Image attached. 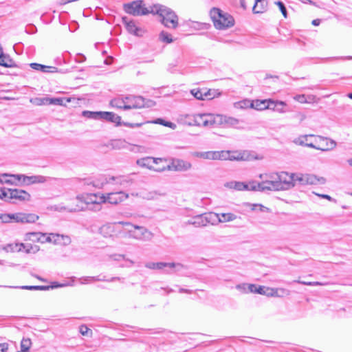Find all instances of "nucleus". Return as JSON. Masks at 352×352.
Returning <instances> with one entry per match:
<instances>
[{"mask_svg":"<svg viewBox=\"0 0 352 352\" xmlns=\"http://www.w3.org/2000/svg\"><path fill=\"white\" fill-rule=\"evenodd\" d=\"M165 162L166 160L163 158H155L152 157H146L137 160V164L141 167L147 168L150 170H153L157 172H162L166 170V166L155 167L154 165H157L160 162Z\"/></svg>","mask_w":352,"mask_h":352,"instance_id":"obj_10","label":"nucleus"},{"mask_svg":"<svg viewBox=\"0 0 352 352\" xmlns=\"http://www.w3.org/2000/svg\"><path fill=\"white\" fill-rule=\"evenodd\" d=\"M294 99L300 103L307 102V98L304 94L296 95V96L294 97Z\"/></svg>","mask_w":352,"mask_h":352,"instance_id":"obj_62","label":"nucleus"},{"mask_svg":"<svg viewBox=\"0 0 352 352\" xmlns=\"http://www.w3.org/2000/svg\"><path fill=\"white\" fill-rule=\"evenodd\" d=\"M7 201L12 199L19 201H28L30 200V195L25 190L21 189L8 188Z\"/></svg>","mask_w":352,"mask_h":352,"instance_id":"obj_15","label":"nucleus"},{"mask_svg":"<svg viewBox=\"0 0 352 352\" xmlns=\"http://www.w3.org/2000/svg\"><path fill=\"white\" fill-rule=\"evenodd\" d=\"M266 3L264 0H255L253 6V12L254 13H263L265 10Z\"/></svg>","mask_w":352,"mask_h":352,"instance_id":"obj_41","label":"nucleus"},{"mask_svg":"<svg viewBox=\"0 0 352 352\" xmlns=\"http://www.w3.org/2000/svg\"><path fill=\"white\" fill-rule=\"evenodd\" d=\"M30 102L38 106L50 104V98H35L31 99Z\"/></svg>","mask_w":352,"mask_h":352,"instance_id":"obj_46","label":"nucleus"},{"mask_svg":"<svg viewBox=\"0 0 352 352\" xmlns=\"http://www.w3.org/2000/svg\"><path fill=\"white\" fill-rule=\"evenodd\" d=\"M117 230L115 223H108L100 228V233L104 237L112 236Z\"/></svg>","mask_w":352,"mask_h":352,"instance_id":"obj_26","label":"nucleus"},{"mask_svg":"<svg viewBox=\"0 0 352 352\" xmlns=\"http://www.w3.org/2000/svg\"><path fill=\"white\" fill-rule=\"evenodd\" d=\"M125 101L126 103V106H130L129 109H141L146 107H148L145 102V99L139 96H132L129 95L125 96Z\"/></svg>","mask_w":352,"mask_h":352,"instance_id":"obj_18","label":"nucleus"},{"mask_svg":"<svg viewBox=\"0 0 352 352\" xmlns=\"http://www.w3.org/2000/svg\"><path fill=\"white\" fill-rule=\"evenodd\" d=\"M165 268H168L165 270V272L167 274H170L173 272H177L184 269V265L180 263H166Z\"/></svg>","mask_w":352,"mask_h":352,"instance_id":"obj_34","label":"nucleus"},{"mask_svg":"<svg viewBox=\"0 0 352 352\" xmlns=\"http://www.w3.org/2000/svg\"><path fill=\"white\" fill-rule=\"evenodd\" d=\"M225 187L236 190H245L246 183L232 181L225 184Z\"/></svg>","mask_w":352,"mask_h":352,"instance_id":"obj_35","label":"nucleus"},{"mask_svg":"<svg viewBox=\"0 0 352 352\" xmlns=\"http://www.w3.org/2000/svg\"><path fill=\"white\" fill-rule=\"evenodd\" d=\"M275 4L278 6L283 16L285 18H287V10H286V8H285V5L283 4V3L281 1H276V2H275Z\"/></svg>","mask_w":352,"mask_h":352,"instance_id":"obj_58","label":"nucleus"},{"mask_svg":"<svg viewBox=\"0 0 352 352\" xmlns=\"http://www.w3.org/2000/svg\"><path fill=\"white\" fill-rule=\"evenodd\" d=\"M8 188H0V199L7 201Z\"/></svg>","mask_w":352,"mask_h":352,"instance_id":"obj_63","label":"nucleus"},{"mask_svg":"<svg viewBox=\"0 0 352 352\" xmlns=\"http://www.w3.org/2000/svg\"><path fill=\"white\" fill-rule=\"evenodd\" d=\"M0 220L3 223L11 222L10 214H0Z\"/></svg>","mask_w":352,"mask_h":352,"instance_id":"obj_64","label":"nucleus"},{"mask_svg":"<svg viewBox=\"0 0 352 352\" xmlns=\"http://www.w3.org/2000/svg\"><path fill=\"white\" fill-rule=\"evenodd\" d=\"M0 65L10 67L12 66V60L5 54H0Z\"/></svg>","mask_w":352,"mask_h":352,"instance_id":"obj_49","label":"nucleus"},{"mask_svg":"<svg viewBox=\"0 0 352 352\" xmlns=\"http://www.w3.org/2000/svg\"><path fill=\"white\" fill-rule=\"evenodd\" d=\"M192 156L195 157L202 158L205 160H240L242 157H235L230 156V152L228 151H204V152H194L192 153Z\"/></svg>","mask_w":352,"mask_h":352,"instance_id":"obj_4","label":"nucleus"},{"mask_svg":"<svg viewBox=\"0 0 352 352\" xmlns=\"http://www.w3.org/2000/svg\"><path fill=\"white\" fill-rule=\"evenodd\" d=\"M11 221L21 223H32L36 222L39 217L33 213L16 212L10 214Z\"/></svg>","mask_w":352,"mask_h":352,"instance_id":"obj_13","label":"nucleus"},{"mask_svg":"<svg viewBox=\"0 0 352 352\" xmlns=\"http://www.w3.org/2000/svg\"><path fill=\"white\" fill-rule=\"evenodd\" d=\"M103 199L102 194L99 193H89L82 194L76 196V199L84 205H78L85 208L83 210L87 209L99 211L101 210V204Z\"/></svg>","mask_w":352,"mask_h":352,"instance_id":"obj_3","label":"nucleus"},{"mask_svg":"<svg viewBox=\"0 0 352 352\" xmlns=\"http://www.w3.org/2000/svg\"><path fill=\"white\" fill-rule=\"evenodd\" d=\"M312 138H314V141L313 142H310L309 144V148H313L322 151H328L335 148L337 145L334 140L326 137L314 135Z\"/></svg>","mask_w":352,"mask_h":352,"instance_id":"obj_6","label":"nucleus"},{"mask_svg":"<svg viewBox=\"0 0 352 352\" xmlns=\"http://www.w3.org/2000/svg\"><path fill=\"white\" fill-rule=\"evenodd\" d=\"M215 126L234 127L240 122L239 120L226 115L214 114Z\"/></svg>","mask_w":352,"mask_h":352,"instance_id":"obj_14","label":"nucleus"},{"mask_svg":"<svg viewBox=\"0 0 352 352\" xmlns=\"http://www.w3.org/2000/svg\"><path fill=\"white\" fill-rule=\"evenodd\" d=\"M245 190L261 191V182L251 181L246 183Z\"/></svg>","mask_w":352,"mask_h":352,"instance_id":"obj_44","label":"nucleus"},{"mask_svg":"<svg viewBox=\"0 0 352 352\" xmlns=\"http://www.w3.org/2000/svg\"><path fill=\"white\" fill-rule=\"evenodd\" d=\"M251 102H252L250 101V100H243V101H241L239 102L235 103L234 106H235L236 108H241V109L245 108V107H247L248 106L250 107V103Z\"/></svg>","mask_w":352,"mask_h":352,"instance_id":"obj_59","label":"nucleus"},{"mask_svg":"<svg viewBox=\"0 0 352 352\" xmlns=\"http://www.w3.org/2000/svg\"><path fill=\"white\" fill-rule=\"evenodd\" d=\"M274 177L279 184V190L284 191L294 188V173L286 171L274 173Z\"/></svg>","mask_w":352,"mask_h":352,"instance_id":"obj_7","label":"nucleus"},{"mask_svg":"<svg viewBox=\"0 0 352 352\" xmlns=\"http://www.w3.org/2000/svg\"><path fill=\"white\" fill-rule=\"evenodd\" d=\"M110 105L112 107L117 109H123L124 110H129L130 106H126L125 101V97L116 98L110 101Z\"/></svg>","mask_w":352,"mask_h":352,"instance_id":"obj_33","label":"nucleus"},{"mask_svg":"<svg viewBox=\"0 0 352 352\" xmlns=\"http://www.w3.org/2000/svg\"><path fill=\"white\" fill-rule=\"evenodd\" d=\"M152 123H155V124H162L163 126H168L169 128H171L173 129H175L177 126L175 123L173 122H168V121H165L163 119H161V118H158L154 121H152L151 122Z\"/></svg>","mask_w":352,"mask_h":352,"instance_id":"obj_48","label":"nucleus"},{"mask_svg":"<svg viewBox=\"0 0 352 352\" xmlns=\"http://www.w3.org/2000/svg\"><path fill=\"white\" fill-rule=\"evenodd\" d=\"M312 136H314V135L309 134V135H302V136H300L299 138H296L294 141V142L298 145L309 147V144H310V142H309L308 139L309 138H312Z\"/></svg>","mask_w":352,"mask_h":352,"instance_id":"obj_38","label":"nucleus"},{"mask_svg":"<svg viewBox=\"0 0 352 352\" xmlns=\"http://www.w3.org/2000/svg\"><path fill=\"white\" fill-rule=\"evenodd\" d=\"M32 345V342L30 338H23L21 342V352L29 351Z\"/></svg>","mask_w":352,"mask_h":352,"instance_id":"obj_47","label":"nucleus"},{"mask_svg":"<svg viewBox=\"0 0 352 352\" xmlns=\"http://www.w3.org/2000/svg\"><path fill=\"white\" fill-rule=\"evenodd\" d=\"M195 126L212 127L215 126L214 114L195 113Z\"/></svg>","mask_w":352,"mask_h":352,"instance_id":"obj_11","label":"nucleus"},{"mask_svg":"<svg viewBox=\"0 0 352 352\" xmlns=\"http://www.w3.org/2000/svg\"><path fill=\"white\" fill-rule=\"evenodd\" d=\"M81 284H89L96 282V276H84L80 278Z\"/></svg>","mask_w":352,"mask_h":352,"instance_id":"obj_56","label":"nucleus"},{"mask_svg":"<svg viewBox=\"0 0 352 352\" xmlns=\"http://www.w3.org/2000/svg\"><path fill=\"white\" fill-rule=\"evenodd\" d=\"M166 262H148L145 264V267L150 270H162L165 269Z\"/></svg>","mask_w":352,"mask_h":352,"instance_id":"obj_42","label":"nucleus"},{"mask_svg":"<svg viewBox=\"0 0 352 352\" xmlns=\"http://www.w3.org/2000/svg\"><path fill=\"white\" fill-rule=\"evenodd\" d=\"M122 21L125 25L126 30L130 34H132L137 36H142L144 33V31L142 28H138L133 21L129 20L127 17H123Z\"/></svg>","mask_w":352,"mask_h":352,"instance_id":"obj_22","label":"nucleus"},{"mask_svg":"<svg viewBox=\"0 0 352 352\" xmlns=\"http://www.w3.org/2000/svg\"><path fill=\"white\" fill-rule=\"evenodd\" d=\"M253 287V285H248V283H241L236 285V289L239 290L242 294H248V287Z\"/></svg>","mask_w":352,"mask_h":352,"instance_id":"obj_53","label":"nucleus"},{"mask_svg":"<svg viewBox=\"0 0 352 352\" xmlns=\"http://www.w3.org/2000/svg\"><path fill=\"white\" fill-rule=\"evenodd\" d=\"M131 195L133 197H138L148 200L153 199L157 195L155 192H147L145 190H142L139 192H132Z\"/></svg>","mask_w":352,"mask_h":352,"instance_id":"obj_36","label":"nucleus"},{"mask_svg":"<svg viewBox=\"0 0 352 352\" xmlns=\"http://www.w3.org/2000/svg\"><path fill=\"white\" fill-rule=\"evenodd\" d=\"M270 101H271V99L253 100L250 103V107L258 111L270 109Z\"/></svg>","mask_w":352,"mask_h":352,"instance_id":"obj_30","label":"nucleus"},{"mask_svg":"<svg viewBox=\"0 0 352 352\" xmlns=\"http://www.w3.org/2000/svg\"><path fill=\"white\" fill-rule=\"evenodd\" d=\"M110 259L116 261H120L126 259V255L122 254H113L109 256Z\"/></svg>","mask_w":352,"mask_h":352,"instance_id":"obj_57","label":"nucleus"},{"mask_svg":"<svg viewBox=\"0 0 352 352\" xmlns=\"http://www.w3.org/2000/svg\"><path fill=\"white\" fill-rule=\"evenodd\" d=\"M159 37H160V41H162V42H164L166 43H170L173 42L171 35L165 31L161 32Z\"/></svg>","mask_w":352,"mask_h":352,"instance_id":"obj_52","label":"nucleus"},{"mask_svg":"<svg viewBox=\"0 0 352 352\" xmlns=\"http://www.w3.org/2000/svg\"><path fill=\"white\" fill-rule=\"evenodd\" d=\"M267 179L261 182V192L270 190V191H280L279 184H278L274 173H269L266 175Z\"/></svg>","mask_w":352,"mask_h":352,"instance_id":"obj_17","label":"nucleus"},{"mask_svg":"<svg viewBox=\"0 0 352 352\" xmlns=\"http://www.w3.org/2000/svg\"><path fill=\"white\" fill-rule=\"evenodd\" d=\"M21 181V176L19 175V174H8L3 173L1 174V184H7L11 185H19V183Z\"/></svg>","mask_w":352,"mask_h":352,"instance_id":"obj_23","label":"nucleus"},{"mask_svg":"<svg viewBox=\"0 0 352 352\" xmlns=\"http://www.w3.org/2000/svg\"><path fill=\"white\" fill-rule=\"evenodd\" d=\"M53 243L55 245L67 246L72 242L71 238L67 235L52 233Z\"/></svg>","mask_w":352,"mask_h":352,"instance_id":"obj_25","label":"nucleus"},{"mask_svg":"<svg viewBox=\"0 0 352 352\" xmlns=\"http://www.w3.org/2000/svg\"><path fill=\"white\" fill-rule=\"evenodd\" d=\"M220 93H217V90L215 89H204V100H211L217 96H219Z\"/></svg>","mask_w":352,"mask_h":352,"instance_id":"obj_45","label":"nucleus"},{"mask_svg":"<svg viewBox=\"0 0 352 352\" xmlns=\"http://www.w3.org/2000/svg\"><path fill=\"white\" fill-rule=\"evenodd\" d=\"M124 11L133 16H142L151 13V6L148 8L144 7L142 1H135L130 3L124 5Z\"/></svg>","mask_w":352,"mask_h":352,"instance_id":"obj_8","label":"nucleus"},{"mask_svg":"<svg viewBox=\"0 0 352 352\" xmlns=\"http://www.w3.org/2000/svg\"><path fill=\"white\" fill-rule=\"evenodd\" d=\"M101 120L116 124V125H122L121 117L113 112L102 111Z\"/></svg>","mask_w":352,"mask_h":352,"instance_id":"obj_29","label":"nucleus"},{"mask_svg":"<svg viewBox=\"0 0 352 352\" xmlns=\"http://www.w3.org/2000/svg\"><path fill=\"white\" fill-rule=\"evenodd\" d=\"M30 66L32 69L36 70V71H41V72L42 69L47 68V65H41V64L36 63H30Z\"/></svg>","mask_w":352,"mask_h":352,"instance_id":"obj_60","label":"nucleus"},{"mask_svg":"<svg viewBox=\"0 0 352 352\" xmlns=\"http://www.w3.org/2000/svg\"><path fill=\"white\" fill-rule=\"evenodd\" d=\"M286 106L287 104L283 101H275L273 100L270 101V109L280 113H284L287 111L285 109Z\"/></svg>","mask_w":352,"mask_h":352,"instance_id":"obj_32","label":"nucleus"},{"mask_svg":"<svg viewBox=\"0 0 352 352\" xmlns=\"http://www.w3.org/2000/svg\"><path fill=\"white\" fill-rule=\"evenodd\" d=\"M22 248H25V245L22 243H12L8 244L3 247V250L7 252H21L22 251Z\"/></svg>","mask_w":352,"mask_h":352,"instance_id":"obj_37","label":"nucleus"},{"mask_svg":"<svg viewBox=\"0 0 352 352\" xmlns=\"http://www.w3.org/2000/svg\"><path fill=\"white\" fill-rule=\"evenodd\" d=\"M213 214L215 215V217H214V221L217 220L219 222L221 223L232 221L237 218V217L235 214L230 212L219 214L213 213Z\"/></svg>","mask_w":352,"mask_h":352,"instance_id":"obj_31","label":"nucleus"},{"mask_svg":"<svg viewBox=\"0 0 352 352\" xmlns=\"http://www.w3.org/2000/svg\"><path fill=\"white\" fill-rule=\"evenodd\" d=\"M316 179V175H314L294 173V187L297 185H313Z\"/></svg>","mask_w":352,"mask_h":352,"instance_id":"obj_19","label":"nucleus"},{"mask_svg":"<svg viewBox=\"0 0 352 352\" xmlns=\"http://www.w3.org/2000/svg\"><path fill=\"white\" fill-rule=\"evenodd\" d=\"M190 92L196 99L204 100V90L194 89Z\"/></svg>","mask_w":352,"mask_h":352,"instance_id":"obj_54","label":"nucleus"},{"mask_svg":"<svg viewBox=\"0 0 352 352\" xmlns=\"http://www.w3.org/2000/svg\"><path fill=\"white\" fill-rule=\"evenodd\" d=\"M177 122L189 126H195V113H183L177 117Z\"/></svg>","mask_w":352,"mask_h":352,"instance_id":"obj_24","label":"nucleus"},{"mask_svg":"<svg viewBox=\"0 0 352 352\" xmlns=\"http://www.w3.org/2000/svg\"><path fill=\"white\" fill-rule=\"evenodd\" d=\"M19 175L21 176V181L19 183V184H24L29 185L35 183H43L46 181L45 177L41 175L25 176L24 175L21 174H19Z\"/></svg>","mask_w":352,"mask_h":352,"instance_id":"obj_27","label":"nucleus"},{"mask_svg":"<svg viewBox=\"0 0 352 352\" xmlns=\"http://www.w3.org/2000/svg\"><path fill=\"white\" fill-rule=\"evenodd\" d=\"M289 291L284 288H274V297H283L289 295Z\"/></svg>","mask_w":352,"mask_h":352,"instance_id":"obj_51","label":"nucleus"},{"mask_svg":"<svg viewBox=\"0 0 352 352\" xmlns=\"http://www.w3.org/2000/svg\"><path fill=\"white\" fill-rule=\"evenodd\" d=\"M250 210L252 211H260L262 212H271V210L260 204H248Z\"/></svg>","mask_w":352,"mask_h":352,"instance_id":"obj_43","label":"nucleus"},{"mask_svg":"<svg viewBox=\"0 0 352 352\" xmlns=\"http://www.w3.org/2000/svg\"><path fill=\"white\" fill-rule=\"evenodd\" d=\"M25 249V252L28 254L30 253H36L39 250V248L38 246H32V245H25V248H22V250Z\"/></svg>","mask_w":352,"mask_h":352,"instance_id":"obj_55","label":"nucleus"},{"mask_svg":"<svg viewBox=\"0 0 352 352\" xmlns=\"http://www.w3.org/2000/svg\"><path fill=\"white\" fill-rule=\"evenodd\" d=\"M214 217H215V215L213 214V213H206L197 215L190 220H188L187 223L194 225L196 227L206 226L208 223H214Z\"/></svg>","mask_w":352,"mask_h":352,"instance_id":"obj_12","label":"nucleus"},{"mask_svg":"<svg viewBox=\"0 0 352 352\" xmlns=\"http://www.w3.org/2000/svg\"><path fill=\"white\" fill-rule=\"evenodd\" d=\"M71 101L70 98H50V104L65 106L67 103Z\"/></svg>","mask_w":352,"mask_h":352,"instance_id":"obj_40","label":"nucleus"},{"mask_svg":"<svg viewBox=\"0 0 352 352\" xmlns=\"http://www.w3.org/2000/svg\"><path fill=\"white\" fill-rule=\"evenodd\" d=\"M152 14H158L162 18V23L168 28L175 29L178 26V16L170 8L156 4L151 6Z\"/></svg>","mask_w":352,"mask_h":352,"instance_id":"obj_1","label":"nucleus"},{"mask_svg":"<svg viewBox=\"0 0 352 352\" xmlns=\"http://www.w3.org/2000/svg\"><path fill=\"white\" fill-rule=\"evenodd\" d=\"M214 26L218 30H225L234 25V18L229 14L217 8H213L210 12Z\"/></svg>","mask_w":352,"mask_h":352,"instance_id":"obj_2","label":"nucleus"},{"mask_svg":"<svg viewBox=\"0 0 352 352\" xmlns=\"http://www.w3.org/2000/svg\"><path fill=\"white\" fill-rule=\"evenodd\" d=\"M191 168L192 164L190 162L181 159H174L170 164L166 166V170L184 172L190 170Z\"/></svg>","mask_w":352,"mask_h":352,"instance_id":"obj_16","label":"nucleus"},{"mask_svg":"<svg viewBox=\"0 0 352 352\" xmlns=\"http://www.w3.org/2000/svg\"><path fill=\"white\" fill-rule=\"evenodd\" d=\"M25 240L34 242L51 243L52 241V233L47 236L45 233L42 232H28L25 234Z\"/></svg>","mask_w":352,"mask_h":352,"instance_id":"obj_21","label":"nucleus"},{"mask_svg":"<svg viewBox=\"0 0 352 352\" xmlns=\"http://www.w3.org/2000/svg\"><path fill=\"white\" fill-rule=\"evenodd\" d=\"M79 331L82 336H88L91 330L86 325H81Z\"/></svg>","mask_w":352,"mask_h":352,"instance_id":"obj_61","label":"nucleus"},{"mask_svg":"<svg viewBox=\"0 0 352 352\" xmlns=\"http://www.w3.org/2000/svg\"><path fill=\"white\" fill-rule=\"evenodd\" d=\"M129 236L141 241H150L153 238V233L144 226H133V229H127Z\"/></svg>","mask_w":352,"mask_h":352,"instance_id":"obj_5","label":"nucleus"},{"mask_svg":"<svg viewBox=\"0 0 352 352\" xmlns=\"http://www.w3.org/2000/svg\"><path fill=\"white\" fill-rule=\"evenodd\" d=\"M51 210L57 211V212H64L67 211L69 212H74L77 211H82L85 209L82 206H79L77 204L75 207H67L63 206V204H56L53 205L50 207Z\"/></svg>","mask_w":352,"mask_h":352,"instance_id":"obj_28","label":"nucleus"},{"mask_svg":"<svg viewBox=\"0 0 352 352\" xmlns=\"http://www.w3.org/2000/svg\"><path fill=\"white\" fill-rule=\"evenodd\" d=\"M103 199L102 201L103 204L108 203L113 205H118L129 197V195L122 190L116 192H111L102 194Z\"/></svg>","mask_w":352,"mask_h":352,"instance_id":"obj_9","label":"nucleus"},{"mask_svg":"<svg viewBox=\"0 0 352 352\" xmlns=\"http://www.w3.org/2000/svg\"><path fill=\"white\" fill-rule=\"evenodd\" d=\"M21 289H28V290H41V291H44V290H47L50 289V287L49 286H43V285H31V286H28V285H25V286H21L20 287Z\"/></svg>","mask_w":352,"mask_h":352,"instance_id":"obj_50","label":"nucleus"},{"mask_svg":"<svg viewBox=\"0 0 352 352\" xmlns=\"http://www.w3.org/2000/svg\"><path fill=\"white\" fill-rule=\"evenodd\" d=\"M102 111H83L82 116L89 119L101 120Z\"/></svg>","mask_w":352,"mask_h":352,"instance_id":"obj_39","label":"nucleus"},{"mask_svg":"<svg viewBox=\"0 0 352 352\" xmlns=\"http://www.w3.org/2000/svg\"><path fill=\"white\" fill-rule=\"evenodd\" d=\"M106 184H113L118 185L120 188H127L131 186L132 184V180L129 177L124 176H109L105 179Z\"/></svg>","mask_w":352,"mask_h":352,"instance_id":"obj_20","label":"nucleus"}]
</instances>
